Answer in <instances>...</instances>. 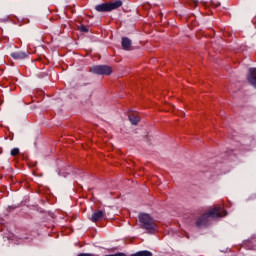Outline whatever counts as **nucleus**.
<instances>
[{"mask_svg":"<svg viewBox=\"0 0 256 256\" xmlns=\"http://www.w3.org/2000/svg\"><path fill=\"white\" fill-rule=\"evenodd\" d=\"M225 215H227V212H225L220 206H216L198 218L196 221V226L199 228L207 227V225H209L211 222V219H219L221 217H225Z\"/></svg>","mask_w":256,"mask_h":256,"instance_id":"obj_1","label":"nucleus"},{"mask_svg":"<svg viewBox=\"0 0 256 256\" xmlns=\"http://www.w3.org/2000/svg\"><path fill=\"white\" fill-rule=\"evenodd\" d=\"M139 221L142 229H145L147 233H155L157 231V226L155 221L149 214H139Z\"/></svg>","mask_w":256,"mask_h":256,"instance_id":"obj_2","label":"nucleus"},{"mask_svg":"<svg viewBox=\"0 0 256 256\" xmlns=\"http://www.w3.org/2000/svg\"><path fill=\"white\" fill-rule=\"evenodd\" d=\"M123 6V1L116 0L114 2L102 3L100 5H96L95 9L98 13H107L109 11H115V9H119V7Z\"/></svg>","mask_w":256,"mask_h":256,"instance_id":"obj_3","label":"nucleus"},{"mask_svg":"<svg viewBox=\"0 0 256 256\" xmlns=\"http://www.w3.org/2000/svg\"><path fill=\"white\" fill-rule=\"evenodd\" d=\"M90 73L94 75H111L113 68L107 65H95L90 67Z\"/></svg>","mask_w":256,"mask_h":256,"instance_id":"obj_4","label":"nucleus"},{"mask_svg":"<svg viewBox=\"0 0 256 256\" xmlns=\"http://www.w3.org/2000/svg\"><path fill=\"white\" fill-rule=\"evenodd\" d=\"M105 217V212L102 210L95 211L91 216V221L93 223H97V221H101Z\"/></svg>","mask_w":256,"mask_h":256,"instance_id":"obj_5","label":"nucleus"},{"mask_svg":"<svg viewBox=\"0 0 256 256\" xmlns=\"http://www.w3.org/2000/svg\"><path fill=\"white\" fill-rule=\"evenodd\" d=\"M10 55L13 59H26V57H28L27 52H23V51L12 52Z\"/></svg>","mask_w":256,"mask_h":256,"instance_id":"obj_6","label":"nucleus"},{"mask_svg":"<svg viewBox=\"0 0 256 256\" xmlns=\"http://www.w3.org/2000/svg\"><path fill=\"white\" fill-rule=\"evenodd\" d=\"M122 47L125 51H131V39L127 37L122 38Z\"/></svg>","mask_w":256,"mask_h":256,"instance_id":"obj_7","label":"nucleus"},{"mask_svg":"<svg viewBox=\"0 0 256 256\" xmlns=\"http://www.w3.org/2000/svg\"><path fill=\"white\" fill-rule=\"evenodd\" d=\"M130 256H153V253L150 251L144 250V251H139L134 254H131Z\"/></svg>","mask_w":256,"mask_h":256,"instance_id":"obj_8","label":"nucleus"},{"mask_svg":"<svg viewBox=\"0 0 256 256\" xmlns=\"http://www.w3.org/2000/svg\"><path fill=\"white\" fill-rule=\"evenodd\" d=\"M129 121L132 123V125H137V123H139L140 119H139V116H137V115H130Z\"/></svg>","mask_w":256,"mask_h":256,"instance_id":"obj_9","label":"nucleus"},{"mask_svg":"<svg viewBox=\"0 0 256 256\" xmlns=\"http://www.w3.org/2000/svg\"><path fill=\"white\" fill-rule=\"evenodd\" d=\"M79 30L82 32V33H88L89 32V29L87 28V26L85 25H82L79 27Z\"/></svg>","mask_w":256,"mask_h":256,"instance_id":"obj_10","label":"nucleus"},{"mask_svg":"<svg viewBox=\"0 0 256 256\" xmlns=\"http://www.w3.org/2000/svg\"><path fill=\"white\" fill-rule=\"evenodd\" d=\"M12 157H15V155H19V148H14L11 150Z\"/></svg>","mask_w":256,"mask_h":256,"instance_id":"obj_11","label":"nucleus"},{"mask_svg":"<svg viewBox=\"0 0 256 256\" xmlns=\"http://www.w3.org/2000/svg\"><path fill=\"white\" fill-rule=\"evenodd\" d=\"M77 256H97V255L91 254V253H80Z\"/></svg>","mask_w":256,"mask_h":256,"instance_id":"obj_12","label":"nucleus"}]
</instances>
